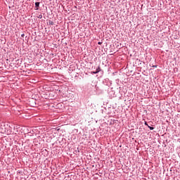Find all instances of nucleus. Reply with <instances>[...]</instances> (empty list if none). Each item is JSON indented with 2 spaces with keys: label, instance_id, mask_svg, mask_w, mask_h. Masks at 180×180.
Listing matches in <instances>:
<instances>
[{
  "label": "nucleus",
  "instance_id": "f257e3e1",
  "mask_svg": "<svg viewBox=\"0 0 180 180\" xmlns=\"http://www.w3.org/2000/svg\"><path fill=\"white\" fill-rule=\"evenodd\" d=\"M3 134H6L7 136H11L12 134H15V136H23V132H21L20 131L19 132V129H16V131L15 133H12V131H11V130H3L1 131Z\"/></svg>",
  "mask_w": 180,
  "mask_h": 180
},
{
  "label": "nucleus",
  "instance_id": "f03ea898",
  "mask_svg": "<svg viewBox=\"0 0 180 180\" xmlns=\"http://www.w3.org/2000/svg\"><path fill=\"white\" fill-rule=\"evenodd\" d=\"M39 6H40V2H36L35 3V8H37L36 11L39 10Z\"/></svg>",
  "mask_w": 180,
  "mask_h": 180
},
{
  "label": "nucleus",
  "instance_id": "7ed1b4c3",
  "mask_svg": "<svg viewBox=\"0 0 180 180\" xmlns=\"http://www.w3.org/2000/svg\"><path fill=\"white\" fill-rule=\"evenodd\" d=\"M101 71V67H98L96 72H93L94 74H98V72H100Z\"/></svg>",
  "mask_w": 180,
  "mask_h": 180
},
{
  "label": "nucleus",
  "instance_id": "20e7f679",
  "mask_svg": "<svg viewBox=\"0 0 180 180\" xmlns=\"http://www.w3.org/2000/svg\"><path fill=\"white\" fill-rule=\"evenodd\" d=\"M148 127L150 129V130H154V127L148 126Z\"/></svg>",
  "mask_w": 180,
  "mask_h": 180
},
{
  "label": "nucleus",
  "instance_id": "39448f33",
  "mask_svg": "<svg viewBox=\"0 0 180 180\" xmlns=\"http://www.w3.org/2000/svg\"><path fill=\"white\" fill-rule=\"evenodd\" d=\"M38 18H39V19H41V18H43V15H39L38 16Z\"/></svg>",
  "mask_w": 180,
  "mask_h": 180
},
{
  "label": "nucleus",
  "instance_id": "423d86ee",
  "mask_svg": "<svg viewBox=\"0 0 180 180\" xmlns=\"http://www.w3.org/2000/svg\"><path fill=\"white\" fill-rule=\"evenodd\" d=\"M145 124H146V126L148 127V124H147V122H145Z\"/></svg>",
  "mask_w": 180,
  "mask_h": 180
},
{
  "label": "nucleus",
  "instance_id": "0eeeda50",
  "mask_svg": "<svg viewBox=\"0 0 180 180\" xmlns=\"http://www.w3.org/2000/svg\"><path fill=\"white\" fill-rule=\"evenodd\" d=\"M21 36H22V37H23V36H25V34H22Z\"/></svg>",
  "mask_w": 180,
  "mask_h": 180
},
{
  "label": "nucleus",
  "instance_id": "6e6552de",
  "mask_svg": "<svg viewBox=\"0 0 180 180\" xmlns=\"http://www.w3.org/2000/svg\"><path fill=\"white\" fill-rule=\"evenodd\" d=\"M98 44H102V43H101V42H98Z\"/></svg>",
  "mask_w": 180,
  "mask_h": 180
}]
</instances>
